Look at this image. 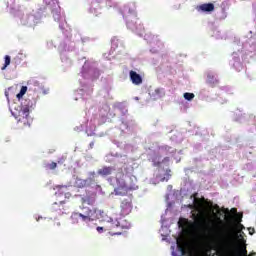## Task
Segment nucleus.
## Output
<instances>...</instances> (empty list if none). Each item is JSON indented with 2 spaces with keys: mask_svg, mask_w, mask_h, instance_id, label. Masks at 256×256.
<instances>
[{
  "mask_svg": "<svg viewBox=\"0 0 256 256\" xmlns=\"http://www.w3.org/2000/svg\"><path fill=\"white\" fill-rule=\"evenodd\" d=\"M16 17H19L22 25H28V27H34L36 23H39V18L34 15H29L27 10L18 11Z\"/></svg>",
  "mask_w": 256,
  "mask_h": 256,
  "instance_id": "obj_2",
  "label": "nucleus"
},
{
  "mask_svg": "<svg viewBox=\"0 0 256 256\" xmlns=\"http://www.w3.org/2000/svg\"><path fill=\"white\" fill-rule=\"evenodd\" d=\"M184 99H186V101H193V99H195V94L186 92L184 93Z\"/></svg>",
  "mask_w": 256,
  "mask_h": 256,
  "instance_id": "obj_25",
  "label": "nucleus"
},
{
  "mask_svg": "<svg viewBox=\"0 0 256 256\" xmlns=\"http://www.w3.org/2000/svg\"><path fill=\"white\" fill-rule=\"evenodd\" d=\"M95 219H101V215L100 217L97 216V209L92 208L89 209L86 214H83L82 216V221L89 223L91 221H95Z\"/></svg>",
  "mask_w": 256,
  "mask_h": 256,
  "instance_id": "obj_5",
  "label": "nucleus"
},
{
  "mask_svg": "<svg viewBox=\"0 0 256 256\" xmlns=\"http://www.w3.org/2000/svg\"><path fill=\"white\" fill-rule=\"evenodd\" d=\"M245 232H240L239 235H237L238 239H245Z\"/></svg>",
  "mask_w": 256,
  "mask_h": 256,
  "instance_id": "obj_32",
  "label": "nucleus"
},
{
  "mask_svg": "<svg viewBox=\"0 0 256 256\" xmlns=\"http://www.w3.org/2000/svg\"><path fill=\"white\" fill-rule=\"evenodd\" d=\"M82 203L86 205H94L95 204V198H91L90 196H86L82 198Z\"/></svg>",
  "mask_w": 256,
  "mask_h": 256,
  "instance_id": "obj_20",
  "label": "nucleus"
},
{
  "mask_svg": "<svg viewBox=\"0 0 256 256\" xmlns=\"http://www.w3.org/2000/svg\"><path fill=\"white\" fill-rule=\"evenodd\" d=\"M51 9H52L54 21H59L61 19L60 7L58 6V8H51Z\"/></svg>",
  "mask_w": 256,
  "mask_h": 256,
  "instance_id": "obj_19",
  "label": "nucleus"
},
{
  "mask_svg": "<svg viewBox=\"0 0 256 256\" xmlns=\"http://www.w3.org/2000/svg\"><path fill=\"white\" fill-rule=\"evenodd\" d=\"M177 247L181 255L183 256L187 255V241H185V239L183 238L177 239Z\"/></svg>",
  "mask_w": 256,
  "mask_h": 256,
  "instance_id": "obj_10",
  "label": "nucleus"
},
{
  "mask_svg": "<svg viewBox=\"0 0 256 256\" xmlns=\"http://www.w3.org/2000/svg\"><path fill=\"white\" fill-rule=\"evenodd\" d=\"M45 167L47 169H50L51 171H53V170L57 169V164L55 162H52L50 164H46Z\"/></svg>",
  "mask_w": 256,
  "mask_h": 256,
  "instance_id": "obj_26",
  "label": "nucleus"
},
{
  "mask_svg": "<svg viewBox=\"0 0 256 256\" xmlns=\"http://www.w3.org/2000/svg\"><path fill=\"white\" fill-rule=\"evenodd\" d=\"M206 83L210 85V87H216V85H219V79H217L215 74L208 73Z\"/></svg>",
  "mask_w": 256,
  "mask_h": 256,
  "instance_id": "obj_12",
  "label": "nucleus"
},
{
  "mask_svg": "<svg viewBox=\"0 0 256 256\" xmlns=\"http://www.w3.org/2000/svg\"><path fill=\"white\" fill-rule=\"evenodd\" d=\"M45 5H47L50 9H59V1L57 0H44Z\"/></svg>",
  "mask_w": 256,
  "mask_h": 256,
  "instance_id": "obj_16",
  "label": "nucleus"
},
{
  "mask_svg": "<svg viewBox=\"0 0 256 256\" xmlns=\"http://www.w3.org/2000/svg\"><path fill=\"white\" fill-rule=\"evenodd\" d=\"M25 93H27V86H22L20 92L16 95L17 99L23 98Z\"/></svg>",
  "mask_w": 256,
  "mask_h": 256,
  "instance_id": "obj_23",
  "label": "nucleus"
},
{
  "mask_svg": "<svg viewBox=\"0 0 256 256\" xmlns=\"http://www.w3.org/2000/svg\"><path fill=\"white\" fill-rule=\"evenodd\" d=\"M70 219L73 224H77L79 223V219H83V214L79 212H74L72 213Z\"/></svg>",
  "mask_w": 256,
  "mask_h": 256,
  "instance_id": "obj_17",
  "label": "nucleus"
},
{
  "mask_svg": "<svg viewBox=\"0 0 256 256\" xmlns=\"http://www.w3.org/2000/svg\"><path fill=\"white\" fill-rule=\"evenodd\" d=\"M152 101H159L165 97V90L163 88H156L152 93H150Z\"/></svg>",
  "mask_w": 256,
  "mask_h": 256,
  "instance_id": "obj_8",
  "label": "nucleus"
},
{
  "mask_svg": "<svg viewBox=\"0 0 256 256\" xmlns=\"http://www.w3.org/2000/svg\"><path fill=\"white\" fill-rule=\"evenodd\" d=\"M120 209H121L120 211L121 215L125 217L129 215V213H131V211L133 210V205L129 200H123L120 204Z\"/></svg>",
  "mask_w": 256,
  "mask_h": 256,
  "instance_id": "obj_7",
  "label": "nucleus"
},
{
  "mask_svg": "<svg viewBox=\"0 0 256 256\" xmlns=\"http://www.w3.org/2000/svg\"><path fill=\"white\" fill-rule=\"evenodd\" d=\"M189 223V220L187 219H180L178 222L179 227H183L184 225H187Z\"/></svg>",
  "mask_w": 256,
  "mask_h": 256,
  "instance_id": "obj_28",
  "label": "nucleus"
},
{
  "mask_svg": "<svg viewBox=\"0 0 256 256\" xmlns=\"http://www.w3.org/2000/svg\"><path fill=\"white\" fill-rule=\"evenodd\" d=\"M63 203H65V202H63V201H60V205H63Z\"/></svg>",
  "mask_w": 256,
  "mask_h": 256,
  "instance_id": "obj_39",
  "label": "nucleus"
},
{
  "mask_svg": "<svg viewBox=\"0 0 256 256\" xmlns=\"http://www.w3.org/2000/svg\"><path fill=\"white\" fill-rule=\"evenodd\" d=\"M128 191L129 190H128L127 184H125V182H123L120 186H118L114 189L115 194L121 195V196L127 195Z\"/></svg>",
  "mask_w": 256,
  "mask_h": 256,
  "instance_id": "obj_13",
  "label": "nucleus"
},
{
  "mask_svg": "<svg viewBox=\"0 0 256 256\" xmlns=\"http://www.w3.org/2000/svg\"><path fill=\"white\" fill-rule=\"evenodd\" d=\"M239 245H247V240H245V238H240Z\"/></svg>",
  "mask_w": 256,
  "mask_h": 256,
  "instance_id": "obj_29",
  "label": "nucleus"
},
{
  "mask_svg": "<svg viewBox=\"0 0 256 256\" xmlns=\"http://www.w3.org/2000/svg\"><path fill=\"white\" fill-rule=\"evenodd\" d=\"M170 158L169 157H165L162 162L158 163V165H161V163H169Z\"/></svg>",
  "mask_w": 256,
  "mask_h": 256,
  "instance_id": "obj_30",
  "label": "nucleus"
},
{
  "mask_svg": "<svg viewBox=\"0 0 256 256\" xmlns=\"http://www.w3.org/2000/svg\"><path fill=\"white\" fill-rule=\"evenodd\" d=\"M29 113H31V110L22 107L17 117L18 123H23L24 127H31V119L29 118Z\"/></svg>",
  "mask_w": 256,
  "mask_h": 256,
  "instance_id": "obj_4",
  "label": "nucleus"
},
{
  "mask_svg": "<svg viewBox=\"0 0 256 256\" xmlns=\"http://www.w3.org/2000/svg\"><path fill=\"white\" fill-rule=\"evenodd\" d=\"M90 177H95L96 173L95 171L89 173Z\"/></svg>",
  "mask_w": 256,
  "mask_h": 256,
  "instance_id": "obj_35",
  "label": "nucleus"
},
{
  "mask_svg": "<svg viewBox=\"0 0 256 256\" xmlns=\"http://www.w3.org/2000/svg\"><path fill=\"white\" fill-rule=\"evenodd\" d=\"M160 177V181H169V179H171V169H167L166 170V177Z\"/></svg>",
  "mask_w": 256,
  "mask_h": 256,
  "instance_id": "obj_24",
  "label": "nucleus"
},
{
  "mask_svg": "<svg viewBox=\"0 0 256 256\" xmlns=\"http://www.w3.org/2000/svg\"><path fill=\"white\" fill-rule=\"evenodd\" d=\"M57 207H59V204L57 202H55L53 205H52V210L53 211H58Z\"/></svg>",
  "mask_w": 256,
  "mask_h": 256,
  "instance_id": "obj_31",
  "label": "nucleus"
},
{
  "mask_svg": "<svg viewBox=\"0 0 256 256\" xmlns=\"http://www.w3.org/2000/svg\"><path fill=\"white\" fill-rule=\"evenodd\" d=\"M96 231H98L99 233H104V231H107V226H106V224L104 223L103 226H98V227L96 228Z\"/></svg>",
  "mask_w": 256,
  "mask_h": 256,
  "instance_id": "obj_27",
  "label": "nucleus"
},
{
  "mask_svg": "<svg viewBox=\"0 0 256 256\" xmlns=\"http://www.w3.org/2000/svg\"><path fill=\"white\" fill-rule=\"evenodd\" d=\"M65 197H71V193H66Z\"/></svg>",
  "mask_w": 256,
  "mask_h": 256,
  "instance_id": "obj_38",
  "label": "nucleus"
},
{
  "mask_svg": "<svg viewBox=\"0 0 256 256\" xmlns=\"http://www.w3.org/2000/svg\"><path fill=\"white\" fill-rule=\"evenodd\" d=\"M35 105H37V99H35L33 96H28L22 101V108L28 109V111L35 109Z\"/></svg>",
  "mask_w": 256,
  "mask_h": 256,
  "instance_id": "obj_6",
  "label": "nucleus"
},
{
  "mask_svg": "<svg viewBox=\"0 0 256 256\" xmlns=\"http://www.w3.org/2000/svg\"><path fill=\"white\" fill-rule=\"evenodd\" d=\"M99 215L101 216V221H104L106 224V230L110 235H122L123 229H129L131 227L130 223L126 222V224H123L125 220H112L103 211H99Z\"/></svg>",
  "mask_w": 256,
  "mask_h": 256,
  "instance_id": "obj_1",
  "label": "nucleus"
},
{
  "mask_svg": "<svg viewBox=\"0 0 256 256\" xmlns=\"http://www.w3.org/2000/svg\"><path fill=\"white\" fill-rule=\"evenodd\" d=\"M193 207H194V209H196V211H201V209H203V200H201L199 198H194Z\"/></svg>",
  "mask_w": 256,
  "mask_h": 256,
  "instance_id": "obj_18",
  "label": "nucleus"
},
{
  "mask_svg": "<svg viewBox=\"0 0 256 256\" xmlns=\"http://www.w3.org/2000/svg\"><path fill=\"white\" fill-rule=\"evenodd\" d=\"M188 256H199L197 253H190Z\"/></svg>",
  "mask_w": 256,
  "mask_h": 256,
  "instance_id": "obj_36",
  "label": "nucleus"
},
{
  "mask_svg": "<svg viewBox=\"0 0 256 256\" xmlns=\"http://www.w3.org/2000/svg\"><path fill=\"white\" fill-rule=\"evenodd\" d=\"M113 171H115L113 167L104 166L98 170V175H100L101 177H109V175L113 174Z\"/></svg>",
  "mask_w": 256,
  "mask_h": 256,
  "instance_id": "obj_11",
  "label": "nucleus"
},
{
  "mask_svg": "<svg viewBox=\"0 0 256 256\" xmlns=\"http://www.w3.org/2000/svg\"><path fill=\"white\" fill-rule=\"evenodd\" d=\"M199 11H203V12H211L214 11L215 9V5L209 3V4H202L198 7Z\"/></svg>",
  "mask_w": 256,
  "mask_h": 256,
  "instance_id": "obj_15",
  "label": "nucleus"
},
{
  "mask_svg": "<svg viewBox=\"0 0 256 256\" xmlns=\"http://www.w3.org/2000/svg\"><path fill=\"white\" fill-rule=\"evenodd\" d=\"M59 189H67V186H59Z\"/></svg>",
  "mask_w": 256,
  "mask_h": 256,
  "instance_id": "obj_37",
  "label": "nucleus"
},
{
  "mask_svg": "<svg viewBox=\"0 0 256 256\" xmlns=\"http://www.w3.org/2000/svg\"><path fill=\"white\" fill-rule=\"evenodd\" d=\"M129 75L130 81H132L133 85H141V83H143V78L137 72L131 70Z\"/></svg>",
  "mask_w": 256,
  "mask_h": 256,
  "instance_id": "obj_9",
  "label": "nucleus"
},
{
  "mask_svg": "<svg viewBox=\"0 0 256 256\" xmlns=\"http://www.w3.org/2000/svg\"><path fill=\"white\" fill-rule=\"evenodd\" d=\"M205 221V213L200 212L195 217V223H191L192 227H195V225H201Z\"/></svg>",
  "mask_w": 256,
  "mask_h": 256,
  "instance_id": "obj_14",
  "label": "nucleus"
},
{
  "mask_svg": "<svg viewBox=\"0 0 256 256\" xmlns=\"http://www.w3.org/2000/svg\"><path fill=\"white\" fill-rule=\"evenodd\" d=\"M231 213H233L234 215H237V208H232Z\"/></svg>",
  "mask_w": 256,
  "mask_h": 256,
  "instance_id": "obj_34",
  "label": "nucleus"
},
{
  "mask_svg": "<svg viewBox=\"0 0 256 256\" xmlns=\"http://www.w3.org/2000/svg\"><path fill=\"white\" fill-rule=\"evenodd\" d=\"M122 15L126 20V25L129 27V23H135L137 21V12L135 9L129 8V6H125L122 10Z\"/></svg>",
  "mask_w": 256,
  "mask_h": 256,
  "instance_id": "obj_3",
  "label": "nucleus"
},
{
  "mask_svg": "<svg viewBox=\"0 0 256 256\" xmlns=\"http://www.w3.org/2000/svg\"><path fill=\"white\" fill-rule=\"evenodd\" d=\"M4 65H3V67L1 68V70L2 71H5V69H7V67H9V65H11V56H9V55H6L5 57H4Z\"/></svg>",
  "mask_w": 256,
  "mask_h": 256,
  "instance_id": "obj_21",
  "label": "nucleus"
},
{
  "mask_svg": "<svg viewBox=\"0 0 256 256\" xmlns=\"http://www.w3.org/2000/svg\"><path fill=\"white\" fill-rule=\"evenodd\" d=\"M248 230H249V235H253V233H255V229L253 228H249Z\"/></svg>",
  "mask_w": 256,
  "mask_h": 256,
  "instance_id": "obj_33",
  "label": "nucleus"
},
{
  "mask_svg": "<svg viewBox=\"0 0 256 256\" xmlns=\"http://www.w3.org/2000/svg\"><path fill=\"white\" fill-rule=\"evenodd\" d=\"M242 219H243V214H241L238 218H236V221L238 223L237 225L238 231H243V229H245V226L241 224Z\"/></svg>",
  "mask_w": 256,
  "mask_h": 256,
  "instance_id": "obj_22",
  "label": "nucleus"
}]
</instances>
